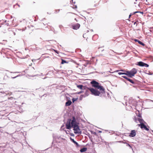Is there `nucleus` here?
<instances>
[{
	"mask_svg": "<svg viewBox=\"0 0 153 153\" xmlns=\"http://www.w3.org/2000/svg\"><path fill=\"white\" fill-rule=\"evenodd\" d=\"M78 124L79 123L76 122L75 117H73L72 120L69 119L68 120L66 124V126L67 129H69L71 127L78 125Z\"/></svg>",
	"mask_w": 153,
	"mask_h": 153,
	"instance_id": "nucleus-1",
	"label": "nucleus"
},
{
	"mask_svg": "<svg viewBox=\"0 0 153 153\" xmlns=\"http://www.w3.org/2000/svg\"><path fill=\"white\" fill-rule=\"evenodd\" d=\"M91 83L92 84L93 87L99 89L102 93L103 94L105 93L104 88L103 86L99 85V83L98 82L94 80L91 82Z\"/></svg>",
	"mask_w": 153,
	"mask_h": 153,
	"instance_id": "nucleus-2",
	"label": "nucleus"
},
{
	"mask_svg": "<svg viewBox=\"0 0 153 153\" xmlns=\"http://www.w3.org/2000/svg\"><path fill=\"white\" fill-rule=\"evenodd\" d=\"M137 72V70L135 68H133L130 71H127V75L129 77H132L136 74Z\"/></svg>",
	"mask_w": 153,
	"mask_h": 153,
	"instance_id": "nucleus-3",
	"label": "nucleus"
},
{
	"mask_svg": "<svg viewBox=\"0 0 153 153\" xmlns=\"http://www.w3.org/2000/svg\"><path fill=\"white\" fill-rule=\"evenodd\" d=\"M90 91L91 93V94L96 96H99L100 94V92L99 91L94 89L92 88H89Z\"/></svg>",
	"mask_w": 153,
	"mask_h": 153,
	"instance_id": "nucleus-4",
	"label": "nucleus"
},
{
	"mask_svg": "<svg viewBox=\"0 0 153 153\" xmlns=\"http://www.w3.org/2000/svg\"><path fill=\"white\" fill-rule=\"evenodd\" d=\"M74 128V133L75 134H81L82 133L81 131L79 128V126L78 125L73 127Z\"/></svg>",
	"mask_w": 153,
	"mask_h": 153,
	"instance_id": "nucleus-5",
	"label": "nucleus"
},
{
	"mask_svg": "<svg viewBox=\"0 0 153 153\" xmlns=\"http://www.w3.org/2000/svg\"><path fill=\"white\" fill-rule=\"evenodd\" d=\"M136 65L141 67H148L149 66V65L148 64L145 63L141 61L137 62Z\"/></svg>",
	"mask_w": 153,
	"mask_h": 153,
	"instance_id": "nucleus-6",
	"label": "nucleus"
},
{
	"mask_svg": "<svg viewBox=\"0 0 153 153\" xmlns=\"http://www.w3.org/2000/svg\"><path fill=\"white\" fill-rule=\"evenodd\" d=\"M134 120L137 123V121H139L140 123V124H144V123H146L143 120L140 118H136V117H134Z\"/></svg>",
	"mask_w": 153,
	"mask_h": 153,
	"instance_id": "nucleus-7",
	"label": "nucleus"
},
{
	"mask_svg": "<svg viewBox=\"0 0 153 153\" xmlns=\"http://www.w3.org/2000/svg\"><path fill=\"white\" fill-rule=\"evenodd\" d=\"M89 88H88V90L85 91L84 95H81L80 97V98H81V97H82H82H86L88 96L89 95L90 92H91L89 89Z\"/></svg>",
	"mask_w": 153,
	"mask_h": 153,
	"instance_id": "nucleus-8",
	"label": "nucleus"
},
{
	"mask_svg": "<svg viewBox=\"0 0 153 153\" xmlns=\"http://www.w3.org/2000/svg\"><path fill=\"white\" fill-rule=\"evenodd\" d=\"M138 125L139 126H140L141 128H144V129L147 131H148L149 130V128H148L146 127V126L144 124H138Z\"/></svg>",
	"mask_w": 153,
	"mask_h": 153,
	"instance_id": "nucleus-9",
	"label": "nucleus"
},
{
	"mask_svg": "<svg viewBox=\"0 0 153 153\" xmlns=\"http://www.w3.org/2000/svg\"><path fill=\"white\" fill-rule=\"evenodd\" d=\"M136 135V133L135 130H132L130 133L129 136L131 137H134Z\"/></svg>",
	"mask_w": 153,
	"mask_h": 153,
	"instance_id": "nucleus-10",
	"label": "nucleus"
},
{
	"mask_svg": "<svg viewBox=\"0 0 153 153\" xmlns=\"http://www.w3.org/2000/svg\"><path fill=\"white\" fill-rule=\"evenodd\" d=\"M80 25L78 23H77L75 25H72V28L74 30H77L80 27Z\"/></svg>",
	"mask_w": 153,
	"mask_h": 153,
	"instance_id": "nucleus-11",
	"label": "nucleus"
},
{
	"mask_svg": "<svg viewBox=\"0 0 153 153\" xmlns=\"http://www.w3.org/2000/svg\"><path fill=\"white\" fill-rule=\"evenodd\" d=\"M134 99H132L131 97H130L128 99V102L129 103V104L130 105H132V102H133L134 100Z\"/></svg>",
	"mask_w": 153,
	"mask_h": 153,
	"instance_id": "nucleus-12",
	"label": "nucleus"
},
{
	"mask_svg": "<svg viewBox=\"0 0 153 153\" xmlns=\"http://www.w3.org/2000/svg\"><path fill=\"white\" fill-rule=\"evenodd\" d=\"M71 103L72 102L71 100H68L66 102L65 105L66 106H69L71 104Z\"/></svg>",
	"mask_w": 153,
	"mask_h": 153,
	"instance_id": "nucleus-13",
	"label": "nucleus"
},
{
	"mask_svg": "<svg viewBox=\"0 0 153 153\" xmlns=\"http://www.w3.org/2000/svg\"><path fill=\"white\" fill-rule=\"evenodd\" d=\"M71 141H72L74 144H76V145L77 146H79V145L78 144V143L76 142L74 140V139H72L71 138Z\"/></svg>",
	"mask_w": 153,
	"mask_h": 153,
	"instance_id": "nucleus-14",
	"label": "nucleus"
},
{
	"mask_svg": "<svg viewBox=\"0 0 153 153\" xmlns=\"http://www.w3.org/2000/svg\"><path fill=\"white\" fill-rule=\"evenodd\" d=\"M87 150V149L86 148L84 147V148H83L82 149H81L80 150V151L81 152H84L86 151Z\"/></svg>",
	"mask_w": 153,
	"mask_h": 153,
	"instance_id": "nucleus-15",
	"label": "nucleus"
},
{
	"mask_svg": "<svg viewBox=\"0 0 153 153\" xmlns=\"http://www.w3.org/2000/svg\"><path fill=\"white\" fill-rule=\"evenodd\" d=\"M128 81H129V82H130L132 84L134 83V81H133L132 79L128 78L127 79Z\"/></svg>",
	"mask_w": 153,
	"mask_h": 153,
	"instance_id": "nucleus-16",
	"label": "nucleus"
},
{
	"mask_svg": "<svg viewBox=\"0 0 153 153\" xmlns=\"http://www.w3.org/2000/svg\"><path fill=\"white\" fill-rule=\"evenodd\" d=\"M137 102L135 100H134L133 101V102H132V105H133L135 106L137 104Z\"/></svg>",
	"mask_w": 153,
	"mask_h": 153,
	"instance_id": "nucleus-17",
	"label": "nucleus"
},
{
	"mask_svg": "<svg viewBox=\"0 0 153 153\" xmlns=\"http://www.w3.org/2000/svg\"><path fill=\"white\" fill-rule=\"evenodd\" d=\"M138 42L140 45H143V46H144L145 45V44H144L141 41H138Z\"/></svg>",
	"mask_w": 153,
	"mask_h": 153,
	"instance_id": "nucleus-18",
	"label": "nucleus"
},
{
	"mask_svg": "<svg viewBox=\"0 0 153 153\" xmlns=\"http://www.w3.org/2000/svg\"><path fill=\"white\" fill-rule=\"evenodd\" d=\"M83 87V85H77V87L80 89H82V87Z\"/></svg>",
	"mask_w": 153,
	"mask_h": 153,
	"instance_id": "nucleus-19",
	"label": "nucleus"
},
{
	"mask_svg": "<svg viewBox=\"0 0 153 153\" xmlns=\"http://www.w3.org/2000/svg\"><path fill=\"white\" fill-rule=\"evenodd\" d=\"M67 63L68 62H66V61L63 60V59H62V62H61L62 64H64V63Z\"/></svg>",
	"mask_w": 153,
	"mask_h": 153,
	"instance_id": "nucleus-20",
	"label": "nucleus"
},
{
	"mask_svg": "<svg viewBox=\"0 0 153 153\" xmlns=\"http://www.w3.org/2000/svg\"><path fill=\"white\" fill-rule=\"evenodd\" d=\"M118 74L120 75H122V74H125V75H127V73H122V72H119L118 73Z\"/></svg>",
	"mask_w": 153,
	"mask_h": 153,
	"instance_id": "nucleus-21",
	"label": "nucleus"
},
{
	"mask_svg": "<svg viewBox=\"0 0 153 153\" xmlns=\"http://www.w3.org/2000/svg\"><path fill=\"white\" fill-rule=\"evenodd\" d=\"M142 13V14H143V12H140V11H136V12L133 13L134 14H135V13Z\"/></svg>",
	"mask_w": 153,
	"mask_h": 153,
	"instance_id": "nucleus-22",
	"label": "nucleus"
},
{
	"mask_svg": "<svg viewBox=\"0 0 153 153\" xmlns=\"http://www.w3.org/2000/svg\"><path fill=\"white\" fill-rule=\"evenodd\" d=\"M22 76V75L19 74V75H18L16 76L15 77H12V78H13V79H15V78H16V77H18L19 76Z\"/></svg>",
	"mask_w": 153,
	"mask_h": 153,
	"instance_id": "nucleus-23",
	"label": "nucleus"
},
{
	"mask_svg": "<svg viewBox=\"0 0 153 153\" xmlns=\"http://www.w3.org/2000/svg\"><path fill=\"white\" fill-rule=\"evenodd\" d=\"M77 100V99L73 98L72 99V102H74L75 101Z\"/></svg>",
	"mask_w": 153,
	"mask_h": 153,
	"instance_id": "nucleus-24",
	"label": "nucleus"
},
{
	"mask_svg": "<svg viewBox=\"0 0 153 153\" xmlns=\"http://www.w3.org/2000/svg\"><path fill=\"white\" fill-rule=\"evenodd\" d=\"M8 120V119L7 118H6V119L4 120V122L6 123V124H7V120Z\"/></svg>",
	"mask_w": 153,
	"mask_h": 153,
	"instance_id": "nucleus-25",
	"label": "nucleus"
},
{
	"mask_svg": "<svg viewBox=\"0 0 153 153\" xmlns=\"http://www.w3.org/2000/svg\"><path fill=\"white\" fill-rule=\"evenodd\" d=\"M122 77L126 79H127L128 78V77L126 76H122Z\"/></svg>",
	"mask_w": 153,
	"mask_h": 153,
	"instance_id": "nucleus-26",
	"label": "nucleus"
},
{
	"mask_svg": "<svg viewBox=\"0 0 153 153\" xmlns=\"http://www.w3.org/2000/svg\"><path fill=\"white\" fill-rule=\"evenodd\" d=\"M138 116L140 118L141 117V115L140 114H139L138 115Z\"/></svg>",
	"mask_w": 153,
	"mask_h": 153,
	"instance_id": "nucleus-27",
	"label": "nucleus"
},
{
	"mask_svg": "<svg viewBox=\"0 0 153 153\" xmlns=\"http://www.w3.org/2000/svg\"><path fill=\"white\" fill-rule=\"evenodd\" d=\"M127 145L129 146L130 148H132L131 146H130V145L129 144H127Z\"/></svg>",
	"mask_w": 153,
	"mask_h": 153,
	"instance_id": "nucleus-28",
	"label": "nucleus"
},
{
	"mask_svg": "<svg viewBox=\"0 0 153 153\" xmlns=\"http://www.w3.org/2000/svg\"><path fill=\"white\" fill-rule=\"evenodd\" d=\"M133 14H134L133 13H131L129 15V18H130V16H131V15H133Z\"/></svg>",
	"mask_w": 153,
	"mask_h": 153,
	"instance_id": "nucleus-29",
	"label": "nucleus"
},
{
	"mask_svg": "<svg viewBox=\"0 0 153 153\" xmlns=\"http://www.w3.org/2000/svg\"><path fill=\"white\" fill-rule=\"evenodd\" d=\"M134 41L135 42H138V41H139V40H137V39H134Z\"/></svg>",
	"mask_w": 153,
	"mask_h": 153,
	"instance_id": "nucleus-30",
	"label": "nucleus"
},
{
	"mask_svg": "<svg viewBox=\"0 0 153 153\" xmlns=\"http://www.w3.org/2000/svg\"><path fill=\"white\" fill-rule=\"evenodd\" d=\"M82 92V91H80V92H78V93H77V94H80Z\"/></svg>",
	"mask_w": 153,
	"mask_h": 153,
	"instance_id": "nucleus-31",
	"label": "nucleus"
},
{
	"mask_svg": "<svg viewBox=\"0 0 153 153\" xmlns=\"http://www.w3.org/2000/svg\"><path fill=\"white\" fill-rule=\"evenodd\" d=\"M54 51H55V52H56V53H58L57 52V51L56 50H54Z\"/></svg>",
	"mask_w": 153,
	"mask_h": 153,
	"instance_id": "nucleus-32",
	"label": "nucleus"
},
{
	"mask_svg": "<svg viewBox=\"0 0 153 153\" xmlns=\"http://www.w3.org/2000/svg\"><path fill=\"white\" fill-rule=\"evenodd\" d=\"M59 27L60 28H61L62 26V25H59Z\"/></svg>",
	"mask_w": 153,
	"mask_h": 153,
	"instance_id": "nucleus-33",
	"label": "nucleus"
},
{
	"mask_svg": "<svg viewBox=\"0 0 153 153\" xmlns=\"http://www.w3.org/2000/svg\"><path fill=\"white\" fill-rule=\"evenodd\" d=\"M64 127V126H62L61 127V129L62 130H64L63 128V127Z\"/></svg>",
	"mask_w": 153,
	"mask_h": 153,
	"instance_id": "nucleus-34",
	"label": "nucleus"
},
{
	"mask_svg": "<svg viewBox=\"0 0 153 153\" xmlns=\"http://www.w3.org/2000/svg\"><path fill=\"white\" fill-rule=\"evenodd\" d=\"M136 24V25H137V23H136V22H134V24L135 25Z\"/></svg>",
	"mask_w": 153,
	"mask_h": 153,
	"instance_id": "nucleus-35",
	"label": "nucleus"
},
{
	"mask_svg": "<svg viewBox=\"0 0 153 153\" xmlns=\"http://www.w3.org/2000/svg\"><path fill=\"white\" fill-rule=\"evenodd\" d=\"M21 72H14V73H20Z\"/></svg>",
	"mask_w": 153,
	"mask_h": 153,
	"instance_id": "nucleus-36",
	"label": "nucleus"
},
{
	"mask_svg": "<svg viewBox=\"0 0 153 153\" xmlns=\"http://www.w3.org/2000/svg\"><path fill=\"white\" fill-rule=\"evenodd\" d=\"M6 25H7V26H8L9 25V24L8 23H6Z\"/></svg>",
	"mask_w": 153,
	"mask_h": 153,
	"instance_id": "nucleus-37",
	"label": "nucleus"
},
{
	"mask_svg": "<svg viewBox=\"0 0 153 153\" xmlns=\"http://www.w3.org/2000/svg\"><path fill=\"white\" fill-rule=\"evenodd\" d=\"M126 105H128V104H127V102H126Z\"/></svg>",
	"mask_w": 153,
	"mask_h": 153,
	"instance_id": "nucleus-38",
	"label": "nucleus"
},
{
	"mask_svg": "<svg viewBox=\"0 0 153 153\" xmlns=\"http://www.w3.org/2000/svg\"><path fill=\"white\" fill-rule=\"evenodd\" d=\"M22 72H24V73H25V71H23Z\"/></svg>",
	"mask_w": 153,
	"mask_h": 153,
	"instance_id": "nucleus-39",
	"label": "nucleus"
},
{
	"mask_svg": "<svg viewBox=\"0 0 153 153\" xmlns=\"http://www.w3.org/2000/svg\"><path fill=\"white\" fill-rule=\"evenodd\" d=\"M33 60H34V61H35V59H33V60H32V61H33Z\"/></svg>",
	"mask_w": 153,
	"mask_h": 153,
	"instance_id": "nucleus-40",
	"label": "nucleus"
},
{
	"mask_svg": "<svg viewBox=\"0 0 153 153\" xmlns=\"http://www.w3.org/2000/svg\"><path fill=\"white\" fill-rule=\"evenodd\" d=\"M99 132L101 133L102 132V131H99Z\"/></svg>",
	"mask_w": 153,
	"mask_h": 153,
	"instance_id": "nucleus-41",
	"label": "nucleus"
},
{
	"mask_svg": "<svg viewBox=\"0 0 153 153\" xmlns=\"http://www.w3.org/2000/svg\"><path fill=\"white\" fill-rule=\"evenodd\" d=\"M47 77H45L44 78H43V79H45V78H46Z\"/></svg>",
	"mask_w": 153,
	"mask_h": 153,
	"instance_id": "nucleus-42",
	"label": "nucleus"
},
{
	"mask_svg": "<svg viewBox=\"0 0 153 153\" xmlns=\"http://www.w3.org/2000/svg\"><path fill=\"white\" fill-rule=\"evenodd\" d=\"M91 31H92H92H93V30H91Z\"/></svg>",
	"mask_w": 153,
	"mask_h": 153,
	"instance_id": "nucleus-43",
	"label": "nucleus"
},
{
	"mask_svg": "<svg viewBox=\"0 0 153 153\" xmlns=\"http://www.w3.org/2000/svg\"><path fill=\"white\" fill-rule=\"evenodd\" d=\"M123 71V70H122L120 71Z\"/></svg>",
	"mask_w": 153,
	"mask_h": 153,
	"instance_id": "nucleus-44",
	"label": "nucleus"
},
{
	"mask_svg": "<svg viewBox=\"0 0 153 153\" xmlns=\"http://www.w3.org/2000/svg\"><path fill=\"white\" fill-rule=\"evenodd\" d=\"M36 75H34V76H32V77H33V76H36Z\"/></svg>",
	"mask_w": 153,
	"mask_h": 153,
	"instance_id": "nucleus-45",
	"label": "nucleus"
},
{
	"mask_svg": "<svg viewBox=\"0 0 153 153\" xmlns=\"http://www.w3.org/2000/svg\"><path fill=\"white\" fill-rule=\"evenodd\" d=\"M89 32V30H87V32Z\"/></svg>",
	"mask_w": 153,
	"mask_h": 153,
	"instance_id": "nucleus-46",
	"label": "nucleus"
},
{
	"mask_svg": "<svg viewBox=\"0 0 153 153\" xmlns=\"http://www.w3.org/2000/svg\"><path fill=\"white\" fill-rule=\"evenodd\" d=\"M71 1H72V2L73 3V0H71Z\"/></svg>",
	"mask_w": 153,
	"mask_h": 153,
	"instance_id": "nucleus-47",
	"label": "nucleus"
},
{
	"mask_svg": "<svg viewBox=\"0 0 153 153\" xmlns=\"http://www.w3.org/2000/svg\"><path fill=\"white\" fill-rule=\"evenodd\" d=\"M134 4H136V3L135 2H134Z\"/></svg>",
	"mask_w": 153,
	"mask_h": 153,
	"instance_id": "nucleus-48",
	"label": "nucleus"
},
{
	"mask_svg": "<svg viewBox=\"0 0 153 153\" xmlns=\"http://www.w3.org/2000/svg\"><path fill=\"white\" fill-rule=\"evenodd\" d=\"M5 22H6V21H5Z\"/></svg>",
	"mask_w": 153,
	"mask_h": 153,
	"instance_id": "nucleus-49",
	"label": "nucleus"
},
{
	"mask_svg": "<svg viewBox=\"0 0 153 153\" xmlns=\"http://www.w3.org/2000/svg\"><path fill=\"white\" fill-rule=\"evenodd\" d=\"M14 34L15 35V33H14Z\"/></svg>",
	"mask_w": 153,
	"mask_h": 153,
	"instance_id": "nucleus-50",
	"label": "nucleus"
},
{
	"mask_svg": "<svg viewBox=\"0 0 153 153\" xmlns=\"http://www.w3.org/2000/svg\"><path fill=\"white\" fill-rule=\"evenodd\" d=\"M39 59H40V58L38 59L37 60H39Z\"/></svg>",
	"mask_w": 153,
	"mask_h": 153,
	"instance_id": "nucleus-51",
	"label": "nucleus"
},
{
	"mask_svg": "<svg viewBox=\"0 0 153 153\" xmlns=\"http://www.w3.org/2000/svg\"><path fill=\"white\" fill-rule=\"evenodd\" d=\"M18 5L19 7L20 6L19 5Z\"/></svg>",
	"mask_w": 153,
	"mask_h": 153,
	"instance_id": "nucleus-52",
	"label": "nucleus"
},
{
	"mask_svg": "<svg viewBox=\"0 0 153 153\" xmlns=\"http://www.w3.org/2000/svg\"><path fill=\"white\" fill-rule=\"evenodd\" d=\"M84 35H83V37H84Z\"/></svg>",
	"mask_w": 153,
	"mask_h": 153,
	"instance_id": "nucleus-53",
	"label": "nucleus"
},
{
	"mask_svg": "<svg viewBox=\"0 0 153 153\" xmlns=\"http://www.w3.org/2000/svg\"><path fill=\"white\" fill-rule=\"evenodd\" d=\"M146 0V1H147L148 0Z\"/></svg>",
	"mask_w": 153,
	"mask_h": 153,
	"instance_id": "nucleus-54",
	"label": "nucleus"
},
{
	"mask_svg": "<svg viewBox=\"0 0 153 153\" xmlns=\"http://www.w3.org/2000/svg\"><path fill=\"white\" fill-rule=\"evenodd\" d=\"M135 1H137V0H135Z\"/></svg>",
	"mask_w": 153,
	"mask_h": 153,
	"instance_id": "nucleus-55",
	"label": "nucleus"
},
{
	"mask_svg": "<svg viewBox=\"0 0 153 153\" xmlns=\"http://www.w3.org/2000/svg\"><path fill=\"white\" fill-rule=\"evenodd\" d=\"M152 102H153V101H152Z\"/></svg>",
	"mask_w": 153,
	"mask_h": 153,
	"instance_id": "nucleus-56",
	"label": "nucleus"
},
{
	"mask_svg": "<svg viewBox=\"0 0 153 153\" xmlns=\"http://www.w3.org/2000/svg\"><path fill=\"white\" fill-rule=\"evenodd\" d=\"M1 27V26H0V27Z\"/></svg>",
	"mask_w": 153,
	"mask_h": 153,
	"instance_id": "nucleus-57",
	"label": "nucleus"
}]
</instances>
